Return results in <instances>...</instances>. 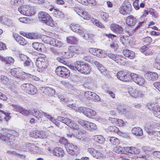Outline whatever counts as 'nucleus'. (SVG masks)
<instances>
[{"instance_id": "obj_1", "label": "nucleus", "mask_w": 160, "mask_h": 160, "mask_svg": "<svg viewBox=\"0 0 160 160\" xmlns=\"http://www.w3.org/2000/svg\"><path fill=\"white\" fill-rule=\"evenodd\" d=\"M70 68L72 70H77L81 73L85 74L89 73L91 70L88 65L80 61L75 62L74 65L71 66Z\"/></svg>"}, {"instance_id": "obj_2", "label": "nucleus", "mask_w": 160, "mask_h": 160, "mask_svg": "<svg viewBox=\"0 0 160 160\" xmlns=\"http://www.w3.org/2000/svg\"><path fill=\"white\" fill-rule=\"evenodd\" d=\"M98 147L97 150L92 147L88 148L87 149V152L94 158L100 159H104L105 158V156L103 153L104 149L100 146H98Z\"/></svg>"}, {"instance_id": "obj_3", "label": "nucleus", "mask_w": 160, "mask_h": 160, "mask_svg": "<svg viewBox=\"0 0 160 160\" xmlns=\"http://www.w3.org/2000/svg\"><path fill=\"white\" fill-rule=\"evenodd\" d=\"M18 10L20 13L26 16L34 15L36 11L32 6L29 5H23L18 8Z\"/></svg>"}, {"instance_id": "obj_4", "label": "nucleus", "mask_w": 160, "mask_h": 160, "mask_svg": "<svg viewBox=\"0 0 160 160\" xmlns=\"http://www.w3.org/2000/svg\"><path fill=\"white\" fill-rule=\"evenodd\" d=\"M42 39L44 43L58 48H61L63 45V43L61 41L52 37L45 35L42 37Z\"/></svg>"}, {"instance_id": "obj_5", "label": "nucleus", "mask_w": 160, "mask_h": 160, "mask_svg": "<svg viewBox=\"0 0 160 160\" xmlns=\"http://www.w3.org/2000/svg\"><path fill=\"white\" fill-rule=\"evenodd\" d=\"M38 18L40 20L46 24L51 27L54 25L53 20L50 15L46 12H41L38 14Z\"/></svg>"}, {"instance_id": "obj_6", "label": "nucleus", "mask_w": 160, "mask_h": 160, "mask_svg": "<svg viewBox=\"0 0 160 160\" xmlns=\"http://www.w3.org/2000/svg\"><path fill=\"white\" fill-rule=\"evenodd\" d=\"M42 57H38L36 60V65L38 67L39 72H42L47 68L48 65V61L45 58V55H42Z\"/></svg>"}, {"instance_id": "obj_7", "label": "nucleus", "mask_w": 160, "mask_h": 160, "mask_svg": "<svg viewBox=\"0 0 160 160\" xmlns=\"http://www.w3.org/2000/svg\"><path fill=\"white\" fill-rule=\"evenodd\" d=\"M33 114L32 115L38 119V120L40 119H41L44 116L47 119L51 122L54 121V118L48 113L44 112L42 111H39L36 109H33Z\"/></svg>"}, {"instance_id": "obj_8", "label": "nucleus", "mask_w": 160, "mask_h": 160, "mask_svg": "<svg viewBox=\"0 0 160 160\" xmlns=\"http://www.w3.org/2000/svg\"><path fill=\"white\" fill-rule=\"evenodd\" d=\"M117 109L118 113L124 114L128 118H133L135 117V114L131 111V109L128 107L119 106L117 108Z\"/></svg>"}, {"instance_id": "obj_9", "label": "nucleus", "mask_w": 160, "mask_h": 160, "mask_svg": "<svg viewBox=\"0 0 160 160\" xmlns=\"http://www.w3.org/2000/svg\"><path fill=\"white\" fill-rule=\"evenodd\" d=\"M55 73L58 76L65 78H68L70 75V71L63 66L57 67L55 70Z\"/></svg>"}, {"instance_id": "obj_10", "label": "nucleus", "mask_w": 160, "mask_h": 160, "mask_svg": "<svg viewBox=\"0 0 160 160\" xmlns=\"http://www.w3.org/2000/svg\"><path fill=\"white\" fill-rule=\"evenodd\" d=\"M132 6L128 0L125 1L119 8L120 13L123 15L129 14L132 11Z\"/></svg>"}, {"instance_id": "obj_11", "label": "nucleus", "mask_w": 160, "mask_h": 160, "mask_svg": "<svg viewBox=\"0 0 160 160\" xmlns=\"http://www.w3.org/2000/svg\"><path fill=\"white\" fill-rule=\"evenodd\" d=\"M11 109L12 110L18 112L25 116L29 114L32 115L33 110H27L18 105L12 104L11 106Z\"/></svg>"}, {"instance_id": "obj_12", "label": "nucleus", "mask_w": 160, "mask_h": 160, "mask_svg": "<svg viewBox=\"0 0 160 160\" xmlns=\"http://www.w3.org/2000/svg\"><path fill=\"white\" fill-rule=\"evenodd\" d=\"M29 135L31 137L35 138L45 139L48 138L49 134L46 132H43L42 131L36 130L30 132Z\"/></svg>"}, {"instance_id": "obj_13", "label": "nucleus", "mask_w": 160, "mask_h": 160, "mask_svg": "<svg viewBox=\"0 0 160 160\" xmlns=\"http://www.w3.org/2000/svg\"><path fill=\"white\" fill-rule=\"evenodd\" d=\"M21 88L25 92L30 94H35L38 92L36 88L30 83L23 84L21 86Z\"/></svg>"}, {"instance_id": "obj_14", "label": "nucleus", "mask_w": 160, "mask_h": 160, "mask_svg": "<svg viewBox=\"0 0 160 160\" xmlns=\"http://www.w3.org/2000/svg\"><path fill=\"white\" fill-rule=\"evenodd\" d=\"M78 122L88 130H96L97 128V126L95 124L86 120L79 119L78 120Z\"/></svg>"}, {"instance_id": "obj_15", "label": "nucleus", "mask_w": 160, "mask_h": 160, "mask_svg": "<svg viewBox=\"0 0 160 160\" xmlns=\"http://www.w3.org/2000/svg\"><path fill=\"white\" fill-rule=\"evenodd\" d=\"M148 108L152 111L154 115L160 118V107L152 103H148L147 104Z\"/></svg>"}, {"instance_id": "obj_16", "label": "nucleus", "mask_w": 160, "mask_h": 160, "mask_svg": "<svg viewBox=\"0 0 160 160\" xmlns=\"http://www.w3.org/2000/svg\"><path fill=\"white\" fill-rule=\"evenodd\" d=\"M67 151L68 153L73 155H77L80 153L78 147L72 144L67 143L66 147Z\"/></svg>"}, {"instance_id": "obj_17", "label": "nucleus", "mask_w": 160, "mask_h": 160, "mask_svg": "<svg viewBox=\"0 0 160 160\" xmlns=\"http://www.w3.org/2000/svg\"><path fill=\"white\" fill-rule=\"evenodd\" d=\"M130 77L134 82L139 86H142L145 83V79L139 75L132 73L130 74Z\"/></svg>"}, {"instance_id": "obj_18", "label": "nucleus", "mask_w": 160, "mask_h": 160, "mask_svg": "<svg viewBox=\"0 0 160 160\" xmlns=\"http://www.w3.org/2000/svg\"><path fill=\"white\" fill-rule=\"evenodd\" d=\"M78 48L75 46H70L68 48V51L63 52V55L65 54V56L67 58L72 57L75 54L78 53Z\"/></svg>"}, {"instance_id": "obj_19", "label": "nucleus", "mask_w": 160, "mask_h": 160, "mask_svg": "<svg viewBox=\"0 0 160 160\" xmlns=\"http://www.w3.org/2000/svg\"><path fill=\"white\" fill-rule=\"evenodd\" d=\"M118 79L123 82L129 81L131 78L130 74H129L127 72L124 71H120L117 74Z\"/></svg>"}, {"instance_id": "obj_20", "label": "nucleus", "mask_w": 160, "mask_h": 160, "mask_svg": "<svg viewBox=\"0 0 160 160\" xmlns=\"http://www.w3.org/2000/svg\"><path fill=\"white\" fill-rule=\"evenodd\" d=\"M0 139L7 142H13L15 140V137L14 135L7 132L3 134L0 133Z\"/></svg>"}, {"instance_id": "obj_21", "label": "nucleus", "mask_w": 160, "mask_h": 160, "mask_svg": "<svg viewBox=\"0 0 160 160\" xmlns=\"http://www.w3.org/2000/svg\"><path fill=\"white\" fill-rule=\"evenodd\" d=\"M110 28L112 31L116 33L121 34L123 32V29L122 28L121 26L116 24H112L110 25Z\"/></svg>"}, {"instance_id": "obj_22", "label": "nucleus", "mask_w": 160, "mask_h": 160, "mask_svg": "<svg viewBox=\"0 0 160 160\" xmlns=\"http://www.w3.org/2000/svg\"><path fill=\"white\" fill-rule=\"evenodd\" d=\"M95 65L97 67L98 69L101 73L106 76L108 77V72L106 68L97 61H95L94 62Z\"/></svg>"}, {"instance_id": "obj_23", "label": "nucleus", "mask_w": 160, "mask_h": 160, "mask_svg": "<svg viewBox=\"0 0 160 160\" xmlns=\"http://www.w3.org/2000/svg\"><path fill=\"white\" fill-rule=\"evenodd\" d=\"M0 22L2 23L8 27H13L14 26V23L13 21L4 16L0 17Z\"/></svg>"}, {"instance_id": "obj_24", "label": "nucleus", "mask_w": 160, "mask_h": 160, "mask_svg": "<svg viewBox=\"0 0 160 160\" xmlns=\"http://www.w3.org/2000/svg\"><path fill=\"white\" fill-rule=\"evenodd\" d=\"M52 152L54 155L59 158H62L64 154L63 150L59 147L54 148L52 151Z\"/></svg>"}, {"instance_id": "obj_25", "label": "nucleus", "mask_w": 160, "mask_h": 160, "mask_svg": "<svg viewBox=\"0 0 160 160\" xmlns=\"http://www.w3.org/2000/svg\"><path fill=\"white\" fill-rule=\"evenodd\" d=\"M71 30L73 32L78 33L79 34L84 30V28H82L79 24H71L70 25Z\"/></svg>"}, {"instance_id": "obj_26", "label": "nucleus", "mask_w": 160, "mask_h": 160, "mask_svg": "<svg viewBox=\"0 0 160 160\" xmlns=\"http://www.w3.org/2000/svg\"><path fill=\"white\" fill-rule=\"evenodd\" d=\"M126 23L129 26H133L136 22V19L132 15L128 16L126 19Z\"/></svg>"}, {"instance_id": "obj_27", "label": "nucleus", "mask_w": 160, "mask_h": 160, "mask_svg": "<svg viewBox=\"0 0 160 160\" xmlns=\"http://www.w3.org/2000/svg\"><path fill=\"white\" fill-rule=\"evenodd\" d=\"M123 53L125 57L130 59H133L135 56V53L134 52L127 49L123 50Z\"/></svg>"}, {"instance_id": "obj_28", "label": "nucleus", "mask_w": 160, "mask_h": 160, "mask_svg": "<svg viewBox=\"0 0 160 160\" xmlns=\"http://www.w3.org/2000/svg\"><path fill=\"white\" fill-rule=\"evenodd\" d=\"M26 146L30 152L33 153H37L39 152L38 147L32 143H28L27 144Z\"/></svg>"}, {"instance_id": "obj_29", "label": "nucleus", "mask_w": 160, "mask_h": 160, "mask_svg": "<svg viewBox=\"0 0 160 160\" xmlns=\"http://www.w3.org/2000/svg\"><path fill=\"white\" fill-rule=\"evenodd\" d=\"M32 46L33 48L37 51L42 52L44 50V46L42 43L38 42H33Z\"/></svg>"}, {"instance_id": "obj_30", "label": "nucleus", "mask_w": 160, "mask_h": 160, "mask_svg": "<svg viewBox=\"0 0 160 160\" xmlns=\"http://www.w3.org/2000/svg\"><path fill=\"white\" fill-rule=\"evenodd\" d=\"M132 132L134 135L136 136H141L143 134L142 130L139 127L133 128L132 129Z\"/></svg>"}, {"instance_id": "obj_31", "label": "nucleus", "mask_w": 160, "mask_h": 160, "mask_svg": "<svg viewBox=\"0 0 160 160\" xmlns=\"http://www.w3.org/2000/svg\"><path fill=\"white\" fill-rule=\"evenodd\" d=\"M67 42L71 44H76L78 42V39L74 36H69L67 37Z\"/></svg>"}, {"instance_id": "obj_32", "label": "nucleus", "mask_w": 160, "mask_h": 160, "mask_svg": "<svg viewBox=\"0 0 160 160\" xmlns=\"http://www.w3.org/2000/svg\"><path fill=\"white\" fill-rule=\"evenodd\" d=\"M108 141L113 145H118L119 143V141L118 139L113 137H108L107 138Z\"/></svg>"}, {"instance_id": "obj_33", "label": "nucleus", "mask_w": 160, "mask_h": 160, "mask_svg": "<svg viewBox=\"0 0 160 160\" xmlns=\"http://www.w3.org/2000/svg\"><path fill=\"white\" fill-rule=\"evenodd\" d=\"M126 150L129 153L132 154H139L140 152V150L133 147H127Z\"/></svg>"}, {"instance_id": "obj_34", "label": "nucleus", "mask_w": 160, "mask_h": 160, "mask_svg": "<svg viewBox=\"0 0 160 160\" xmlns=\"http://www.w3.org/2000/svg\"><path fill=\"white\" fill-rule=\"evenodd\" d=\"M141 51L146 55H150L152 53L149 48L146 45L142 46L140 49Z\"/></svg>"}, {"instance_id": "obj_35", "label": "nucleus", "mask_w": 160, "mask_h": 160, "mask_svg": "<svg viewBox=\"0 0 160 160\" xmlns=\"http://www.w3.org/2000/svg\"><path fill=\"white\" fill-rule=\"evenodd\" d=\"M84 114L89 117L94 116L96 114V112L94 111L89 108H86L84 110Z\"/></svg>"}, {"instance_id": "obj_36", "label": "nucleus", "mask_w": 160, "mask_h": 160, "mask_svg": "<svg viewBox=\"0 0 160 160\" xmlns=\"http://www.w3.org/2000/svg\"><path fill=\"white\" fill-rule=\"evenodd\" d=\"M15 36H14V38L16 41L20 44L24 46L27 44V41L22 37L19 35H17L16 37Z\"/></svg>"}, {"instance_id": "obj_37", "label": "nucleus", "mask_w": 160, "mask_h": 160, "mask_svg": "<svg viewBox=\"0 0 160 160\" xmlns=\"http://www.w3.org/2000/svg\"><path fill=\"white\" fill-rule=\"evenodd\" d=\"M111 120L113 124H115L118 126L122 127L125 125V122L122 119H117L115 118H111Z\"/></svg>"}, {"instance_id": "obj_38", "label": "nucleus", "mask_w": 160, "mask_h": 160, "mask_svg": "<svg viewBox=\"0 0 160 160\" xmlns=\"http://www.w3.org/2000/svg\"><path fill=\"white\" fill-rule=\"evenodd\" d=\"M24 0H11L10 3L13 8H16L19 5L23 4Z\"/></svg>"}, {"instance_id": "obj_39", "label": "nucleus", "mask_w": 160, "mask_h": 160, "mask_svg": "<svg viewBox=\"0 0 160 160\" xmlns=\"http://www.w3.org/2000/svg\"><path fill=\"white\" fill-rule=\"evenodd\" d=\"M146 76L148 77V79L155 80L158 78V74L156 72H150L146 73Z\"/></svg>"}, {"instance_id": "obj_40", "label": "nucleus", "mask_w": 160, "mask_h": 160, "mask_svg": "<svg viewBox=\"0 0 160 160\" xmlns=\"http://www.w3.org/2000/svg\"><path fill=\"white\" fill-rule=\"evenodd\" d=\"M21 71L20 68H14L11 70L10 73L12 76L17 78Z\"/></svg>"}, {"instance_id": "obj_41", "label": "nucleus", "mask_w": 160, "mask_h": 160, "mask_svg": "<svg viewBox=\"0 0 160 160\" xmlns=\"http://www.w3.org/2000/svg\"><path fill=\"white\" fill-rule=\"evenodd\" d=\"M58 119L61 122L63 123L68 126L71 122L72 120L67 118L58 117Z\"/></svg>"}, {"instance_id": "obj_42", "label": "nucleus", "mask_w": 160, "mask_h": 160, "mask_svg": "<svg viewBox=\"0 0 160 160\" xmlns=\"http://www.w3.org/2000/svg\"><path fill=\"white\" fill-rule=\"evenodd\" d=\"M53 14L54 17L58 18H62L64 17V15L58 9H55L53 11Z\"/></svg>"}, {"instance_id": "obj_43", "label": "nucleus", "mask_w": 160, "mask_h": 160, "mask_svg": "<svg viewBox=\"0 0 160 160\" xmlns=\"http://www.w3.org/2000/svg\"><path fill=\"white\" fill-rule=\"evenodd\" d=\"M29 74L21 71L17 78L21 81H24L26 80L28 75Z\"/></svg>"}, {"instance_id": "obj_44", "label": "nucleus", "mask_w": 160, "mask_h": 160, "mask_svg": "<svg viewBox=\"0 0 160 160\" xmlns=\"http://www.w3.org/2000/svg\"><path fill=\"white\" fill-rule=\"evenodd\" d=\"M125 58L121 55H118L116 62L120 64L124 65L125 63Z\"/></svg>"}, {"instance_id": "obj_45", "label": "nucleus", "mask_w": 160, "mask_h": 160, "mask_svg": "<svg viewBox=\"0 0 160 160\" xmlns=\"http://www.w3.org/2000/svg\"><path fill=\"white\" fill-rule=\"evenodd\" d=\"M138 90L137 89H133L132 88H131L129 90V95L134 98H138Z\"/></svg>"}, {"instance_id": "obj_46", "label": "nucleus", "mask_w": 160, "mask_h": 160, "mask_svg": "<svg viewBox=\"0 0 160 160\" xmlns=\"http://www.w3.org/2000/svg\"><path fill=\"white\" fill-rule=\"evenodd\" d=\"M83 31L80 34V35L83 38L87 40H88L90 39V36L89 33L87 31L84 29V28Z\"/></svg>"}, {"instance_id": "obj_47", "label": "nucleus", "mask_w": 160, "mask_h": 160, "mask_svg": "<svg viewBox=\"0 0 160 160\" xmlns=\"http://www.w3.org/2000/svg\"><path fill=\"white\" fill-rule=\"evenodd\" d=\"M68 126L73 129L78 130V131H79V132H80L78 125L74 121L72 120Z\"/></svg>"}, {"instance_id": "obj_48", "label": "nucleus", "mask_w": 160, "mask_h": 160, "mask_svg": "<svg viewBox=\"0 0 160 160\" xmlns=\"http://www.w3.org/2000/svg\"><path fill=\"white\" fill-rule=\"evenodd\" d=\"M94 140L98 143L102 144L104 141V138L101 135H96L94 136Z\"/></svg>"}, {"instance_id": "obj_49", "label": "nucleus", "mask_w": 160, "mask_h": 160, "mask_svg": "<svg viewBox=\"0 0 160 160\" xmlns=\"http://www.w3.org/2000/svg\"><path fill=\"white\" fill-rule=\"evenodd\" d=\"M23 65L25 67H28L30 68L33 67V63L31 60L28 58L23 63Z\"/></svg>"}, {"instance_id": "obj_50", "label": "nucleus", "mask_w": 160, "mask_h": 160, "mask_svg": "<svg viewBox=\"0 0 160 160\" xmlns=\"http://www.w3.org/2000/svg\"><path fill=\"white\" fill-rule=\"evenodd\" d=\"M14 62V59L11 57L4 58L3 61L6 64L13 63Z\"/></svg>"}, {"instance_id": "obj_51", "label": "nucleus", "mask_w": 160, "mask_h": 160, "mask_svg": "<svg viewBox=\"0 0 160 160\" xmlns=\"http://www.w3.org/2000/svg\"><path fill=\"white\" fill-rule=\"evenodd\" d=\"M92 22L93 24L98 27L103 28L104 27V26L98 20L96 19H94L92 21Z\"/></svg>"}, {"instance_id": "obj_52", "label": "nucleus", "mask_w": 160, "mask_h": 160, "mask_svg": "<svg viewBox=\"0 0 160 160\" xmlns=\"http://www.w3.org/2000/svg\"><path fill=\"white\" fill-rule=\"evenodd\" d=\"M80 16L84 19L86 20L90 18V15L88 12L83 10Z\"/></svg>"}, {"instance_id": "obj_53", "label": "nucleus", "mask_w": 160, "mask_h": 160, "mask_svg": "<svg viewBox=\"0 0 160 160\" xmlns=\"http://www.w3.org/2000/svg\"><path fill=\"white\" fill-rule=\"evenodd\" d=\"M94 93L93 92L87 91L85 92L84 96L88 100H91Z\"/></svg>"}, {"instance_id": "obj_54", "label": "nucleus", "mask_w": 160, "mask_h": 160, "mask_svg": "<svg viewBox=\"0 0 160 160\" xmlns=\"http://www.w3.org/2000/svg\"><path fill=\"white\" fill-rule=\"evenodd\" d=\"M91 98V100L95 102H98L100 101V98L96 94L94 93Z\"/></svg>"}, {"instance_id": "obj_55", "label": "nucleus", "mask_w": 160, "mask_h": 160, "mask_svg": "<svg viewBox=\"0 0 160 160\" xmlns=\"http://www.w3.org/2000/svg\"><path fill=\"white\" fill-rule=\"evenodd\" d=\"M48 89L47 94H46V95L48 96H52L54 95L55 92L54 89L49 87H48Z\"/></svg>"}, {"instance_id": "obj_56", "label": "nucleus", "mask_w": 160, "mask_h": 160, "mask_svg": "<svg viewBox=\"0 0 160 160\" xmlns=\"http://www.w3.org/2000/svg\"><path fill=\"white\" fill-rule=\"evenodd\" d=\"M79 131H78V134L76 133V134L74 133H68L67 134V135L69 137H72L73 135L75 136L78 139H79L81 140H82L83 139L82 137H81L79 136Z\"/></svg>"}, {"instance_id": "obj_57", "label": "nucleus", "mask_w": 160, "mask_h": 160, "mask_svg": "<svg viewBox=\"0 0 160 160\" xmlns=\"http://www.w3.org/2000/svg\"><path fill=\"white\" fill-rule=\"evenodd\" d=\"M100 16L102 19L104 21H107L108 18V15L105 12H101Z\"/></svg>"}, {"instance_id": "obj_58", "label": "nucleus", "mask_w": 160, "mask_h": 160, "mask_svg": "<svg viewBox=\"0 0 160 160\" xmlns=\"http://www.w3.org/2000/svg\"><path fill=\"white\" fill-rule=\"evenodd\" d=\"M122 148L119 146L115 147L113 149V151L117 153H122Z\"/></svg>"}, {"instance_id": "obj_59", "label": "nucleus", "mask_w": 160, "mask_h": 160, "mask_svg": "<svg viewBox=\"0 0 160 160\" xmlns=\"http://www.w3.org/2000/svg\"><path fill=\"white\" fill-rule=\"evenodd\" d=\"M28 36V38L30 39H36L38 37V34L36 33H29Z\"/></svg>"}, {"instance_id": "obj_60", "label": "nucleus", "mask_w": 160, "mask_h": 160, "mask_svg": "<svg viewBox=\"0 0 160 160\" xmlns=\"http://www.w3.org/2000/svg\"><path fill=\"white\" fill-rule=\"evenodd\" d=\"M50 51L54 55L58 56L60 55L61 52H59L56 49V48L53 47H51L50 48Z\"/></svg>"}, {"instance_id": "obj_61", "label": "nucleus", "mask_w": 160, "mask_h": 160, "mask_svg": "<svg viewBox=\"0 0 160 160\" xmlns=\"http://www.w3.org/2000/svg\"><path fill=\"white\" fill-rule=\"evenodd\" d=\"M132 160H148L145 156H142L141 157H138L133 156L132 157Z\"/></svg>"}, {"instance_id": "obj_62", "label": "nucleus", "mask_w": 160, "mask_h": 160, "mask_svg": "<svg viewBox=\"0 0 160 160\" xmlns=\"http://www.w3.org/2000/svg\"><path fill=\"white\" fill-rule=\"evenodd\" d=\"M1 80L2 82L5 84H7L9 81V79L4 75L1 76Z\"/></svg>"}, {"instance_id": "obj_63", "label": "nucleus", "mask_w": 160, "mask_h": 160, "mask_svg": "<svg viewBox=\"0 0 160 160\" xmlns=\"http://www.w3.org/2000/svg\"><path fill=\"white\" fill-rule=\"evenodd\" d=\"M72 9L79 16H80L82 13L83 10L82 9L78 7L73 8Z\"/></svg>"}, {"instance_id": "obj_64", "label": "nucleus", "mask_w": 160, "mask_h": 160, "mask_svg": "<svg viewBox=\"0 0 160 160\" xmlns=\"http://www.w3.org/2000/svg\"><path fill=\"white\" fill-rule=\"evenodd\" d=\"M107 56L108 57L116 62L118 55L112 53H108L107 54Z\"/></svg>"}]
</instances>
